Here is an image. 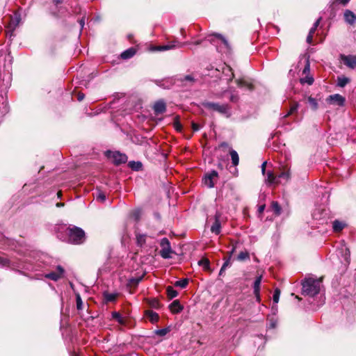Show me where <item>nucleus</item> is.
<instances>
[{"label": "nucleus", "instance_id": "nucleus-55", "mask_svg": "<svg viewBox=\"0 0 356 356\" xmlns=\"http://www.w3.org/2000/svg\"><path fill=\"white\" fill-rule=\"evenodd\" d=\"M276 326V321H271L270 323V327L275 328Z\"/></svg>", "mask_w": 356, "mask_h": 356}, {"label": "nucleus", "instance_id": "nucleus-46", "mask_svg": "<svg viewBox=\"0 0 356 356\" xmlns=\"http://www.w3.org/2000/svg\"><path fill=\"white\" fill-rule=\"evenodd\" d=\"M302 83H307L309 85H312L314 82V79L312 77H306L305 79H301Z\"/></svg>", "mask_w": 356, "mask_h": 356}, {"label": "nucleus", "instance_id": "nucleus-18", "mask_svg": "<svg viewBox=\"0 0 356 356\" xmlns=\"http://www.w3.org/2000/svg\"><path fill=\"white\" fill-rule=\"evenodd\" d=\"M112 318L116 321L121 325H127V318L122 316L119 312H112Z\"/></svg>", "mask_w": 356, "mask_h": 356}, {"label": "nucleus", "instance_id": "nucleus-7", "mask_svg": "<svg viewBox=\"0 0 356 356\" xmlns=\"http://www.w3.org/2000/svg\"><path fill=\"white\" fill-rule=\"evenodd\" d=\"M218 172L216 170H212L204 176L203 184L208 188H213L218 179Z\"/></svg>", "mask_w": 356, "mask_h": 356}, {"label": "nucleus", "instance_id": "nucleus-33", "mask_svg": "<svg viewBox=\"0 0 356 356\" xmlns=\"http://www.w3.org/2000/svg\"><path fill=\"white\" fill-rule=\"evenodd\" d=\"M198 264L200 266H202L204 270H209V261L207 259H202L198 261Z\"/></svg>", "mask_w": 356, "mask_h": 356}, {"label": "nucleus", "instance_id": "nucleus-9", "mask_svg": "<svg viewBox=\"0 0 356 356\" xmlns=\"http://www.w3.org/2000/svg\"><path fill=\"white\" fill-rule=\"evenodd\" d=\"M216 72H219L222 71V75L224 76V79L227 80L228 81H230L234 78V73L232 72V69L229 65H227L226 64H223L222 66L220 67V69H216Z\"/></svg>", "mask_w": 356, "mask_h": 356}, {"label": "nucleus", "instance_id": "nucleus-10", "mask_svg": "<svg viewBox=\"0 0 356 356\" xmlns=\"http://www.w3.org/2000/svg\"><path fill=\"white\" fill-rule=\"evenodd\" d=\"M291 179L290 170L287 166L283 167L282 172L277 175V184H285Z\"/></svg>", "mask_w": 356, "mask_h": 356}, {"label": "nucleus", "instance_id": "nucleus-30", "mask_svg": "<svg viewBox=\"0 0 356 356\" xmlns=\"http://www.w3.org/2000/svg\"><path fill=\"white\" fill-rule=\"evenodd\" d=\"M166 291H167V295H168V297L170 298V299H172L175 297L177 296L178 295V293L176 290H175L173 289L172 286H168L166 289Z\"/></svg>", "mask_w": 356, "mask_h": 356}, {"label": "nucleus", "instance_id": "nucleus-15", "mask_svg": "<svg viewBox=\"0 0 356 356\" xmlns=\"http://www.w3.org/2000/svg\"><path fill=\"white\" fill-rule=\"evenodd\" d=\"M153 108L155 114L163 113L166 110L165 103L163 100H159L155 102Z\"/></svg>", "mask_w": 356, "mask_h": 356}, {"label": "nucleus", "instance_id": "nucleus-28", "mask_svg": "<svg viewBox=\"0 0 356 356\" xmlns=\"http://www.w3.org/2000/svg\"><path fill=\"white\" fill-rule=\"evenodd\" d=\"M230 156H231V159H232L233 165L234 166H236L239 162V157H238V153L235 150L232 149L230 151Z\"/></svg>", "mask_w": 356, "mask_h": 356}, {"label": "nucleus", "instance_id": "nucleus-51", "mask_svg": "<svg viewBox=\"0 0 356 356\" xmlns=\"http://www.w3.org/2000/svg\"><path fill=\"white\" fill-rule=\"evenodd\" d=\"M84 97L85 95L83 93L79 92L77 95V99L79 102H81L84 99Z\"/></svg>", "mask_w": 356, "mask_h": 356}, {"label": "nucleus", "instance_id": "nucleus-35", "mask_svg": "<svg viewBox=\"0 0 356 356\" xmlns=\"http://www.w3.org/2000/svg\"><path fill=\"white\" fill-rule=\"evenodd\" d=\"M272 209L276 215H280L281 213V207L278 202H273L271 204Z\"/></svg>", "mask_w": 356, "mask_h": 356}, {"label": "nucleus", "instance_id": "nucleus-63", "mask_svg": "<svg viewBox=\"0 0 356 356\" xmlns=\"http://www.w3.org/2000/svg\"><path fill=\"white\" fill-rule=\"evenodd\" d=\"M3 109H4L3 113H6V112H7L6 105H5V106H3Z\"/></svg>", "mask_w": 356, "mask_h": 356}, {"label": "nucleus", "instance_id": "nucleus-13", "mask_svg": "<svg viewBox=\"0 0 356 356\" xmlns=\"http://www.w3.org/2000/svg\"><path fill=\"white\" fill-rule=\"evenodd\" d=\"M19 22V17L15 16L14 19H11V22L9 23L7 26L6 35L10 38L13 35V32L15 28L17 26Z\"/></svg>", "mask_w": 356, "mask_h": 356}, {"label": "nucleus", "instance_id": "nucleus-34", "mask_svg": "<svg viewBox=\"0 0 356 356\" xmlns=\"http://www.w3.org/2000/svg\"><path fill=\"white\" fill-rule=\"evenodd\" d=\"M148 304L151 307L154 308V309H159L160 307V302L156 298L149 300Z\"/></svg>", "mask_w": 356, "mask_h": 356}, {"label": "nucleus", "instance_id": "nucleus-19", "mask_svg": "<svg viewBox=\"0 0 356 356\" xmlns=\"http://www.w3.org/2000/svg\"><path fill=\"white\" fill-rule=\"evenodd\" d=\"M170 311L174 314L179 313L182 309L183 307L181 305L179 300H174L169 306Z\"/></svg>", "mask_w": 356, "mask_h": 356}, {"label": "nucleus", "instance_id": "nucleus-44", "mask_svg": "<svg viewBox=\"0 0 356 356\" xmlns=\"http://www.w3.org/2000/svg\"><path fill=\"white\" fill-rule=\"evenodd\" d=\"M174 127L177 131H181V124H180V122H179V121L178 120L177 118H176L175 122H174Z\"/></svg>", "mask_w": 356, "mask_h": 356}, {"label": "nucleus", "instance_id": "nucleus-1", "mask_svg": "<svg viewBox=\"0 0 356 356\" xmlns=\"http://www.w3.org/2000/svg\"><path fill=\"white\" fill-rule=\"evenodd\" d=\"M322 279L305 278L302 282V294L313 297L320 292Z\"/></svg>", "mask_w": 356, "mask_h": 356}, {"label": "nucleus", "instance_id": "nucleus-20", "mask_svg": "<svg viewBox=\"0 0 356 356\" xmlns=\"http://www.w3.org/2000/svg\"><path fill=\"white\" fill-rule=\"evenodd\" d=\"M178 44H179L178 45L173 44L163 45V46H157V47H154V48H152V50L166 51V50L171 49L175 47H181L184 45V44H180V43H178Z\"/></svg>", "mask_w": 356, "mask_h": 356}, {"label": "nucleus", "instance_id": "nucleus-8", "mask_svg": "<svg viewBox=\"0 0 356 356\" xmlns=\"http://www.w3.org/2000/svg\"><path fill=\"white\" fill-rule=\"evenodd\" d=\"M65 270L60 266H58L55 271L45 274L44 277L53 281H57L63 277Z\"/></svg>", "mask_w": 356, "mask_h": 356}, {"label": "nucleus", "instance_id": "nucleus-45", "mask_svg": "<svg viewBox=\"0 0 356 356\" xmlns=\"http://www.w3.org/2000/svg\"><path fill=\"white\" fill-rule=\"evenodd\" d=\"M8 264L9 261L7 259L0 257V266H6Z\"/></svg>", "mask_w": 356, "mask_h": 356}, {"label": "nucleus", "instance_id": "nucleus-6", "mask_svg": "<svg viewBox=\"0 0 356 356\" xmlns=\"http://www.w3.org/2000/svg\"><path fill=\"white\" fill-rule=\"evenodd\" d=\"M107 156L113 160V162L116 164L125 163L127 161V156L124 154L119 152L108 151L106 152Z\"/></svg>", "mask_w": 356, "mask_h": 356}, {"label": "nucleus", "instance_id": "nucleus-5", "mask_svg": "<svg viewBox=\"0 0 356 356\" xmlns=\"http://www.w3.org/2000/svg\"><path fill=\"white\" fill-rule=\"evenodd\" d=\"M160 245L161 250H160V254L163 259L171 258V254L172 250L170 246V243L167 238H163L161 240Z\"/></svg>", "mask_w": 356, "mask_h": 356}, {"label": "nucleus", "instance_id": "nucleus-57", "mask_svg": "<svg viewBox=\"0 0 356 356\" xmlns=\"http://www.w3.org/2000/svg\"><path fill=\"white\" fill-rule=\"evenodd\" d=\"M235 250H236V246H233L232 250H231V251H230V252H229V256L230 257L234 252Z\"/></svg>", "mask_w": 356, "mask_h": 356}, {"label": "nucleus", "instance_id": "nucleus-42", "mask_svg": "<svg viewBox=\"0 0 356 356\" xmlns=\"http://www.w3.org/2000/svg\"><path fill=\"white\" fill-rule=\"evenodd\" d=\"M280 295V289H276L274 291L273 296V302L275 303H277L279 302Z\"/></svg>", "mask_w": 356, "mask_h": 356}, {"label": "nucleus", "instance_id": "nucleus-56", "mask_svg": "<svg viewBox=\"0 0 356 356\" xmlns=\"http://www.w3.org/2000/svg\"><path fill=\"white\" fill-rule=\"evenodd\" d=\"M79 24H80V26L81 27V29L84 26V19H81L80 21H79Z\"/></svg>", "mask_w": 356, "mask_h": 356}, {"label": "nucleus", "instance_id": "nucleus-54", "mask_svg": "<svg viewBox=\"0 0 356 356\" xmlns=\"http://www.w3.org/2000/svg\"><path fill=\"white\" fill-rule=\"evenodd\" d=\"M264 209H265V205L264 204L259 206V207L258 209L259 213H262L264 211Z\"/></svg>", "mask_w": 356, "mask_h": 356}, {"label": "nucleus", "instance_id": "nucleus-39", "mask_svg": "<svg viewBox=\"0 0 356 356\" xmlns=\"http://www.w3.org/2000/svg\"><path fill=\"white\" fill-rule=\"evenodd\" d=\"M299 107V104L298 103L296 102L294 103L291 106V108L289 111V113L287 114H286L284 115V117H287L289 116V115H291L293 113H294L295 112H296L298 111V108Z\"/></svg>", "mask_w": 356, "mask_h": 356}, {"label": "nucleus", "instance_id": "nucleus-14", "mask_svg": "<svg viewBox=\"0 0 356 356\" xmlns=\"http://www.w3.org/2000/svg\"><path fill=\"white\" fill-rule=\"evenodd\" d=\"M220 216V213H216V214L215 215V221L211 227V232L216 234H219L221 229Z\"/></svg>", "mask_w": 356, "mask_h": 356}, {"label": "nucleus", "instance_id": "nucleus-64", "mask_svg": "<svg viewBox=\"0 0 356 356\" xmlns=\"http://www.w3.org/2000/svg\"><path fill=\"white\" fill-rule=\"evenodd\" d=\"M54 1L56 3H59L61 2V0H54Z\"/></svg>", "mask_w": 356, "mask_h": 356}, {"label": "nucleus", "instance_id": "nucleus-31", "mask_svg": "<svg viewBox=\"0 0 356 356\" xmlns=\"http://www.w3.org/2000/svg\"><path fill=\"white\" fill-rule=\"evenodd\" d=\"M308 103L309 104L312 110L316 111L318 108V104L317 100L312 97H308L307 98Z\"/></svg>", "mask_w": 356, "mask_h": 356}, {"label": "nucleus", "instance_id": "nucleus-32", "mask_svg": "<svg viewBox=\"0 0 356 356\" xmlns=\"http://www.w3.org/2000/svg\"><path fill=\"white\" fill-rule=\"evenodd\" d=\"M249 259H250V255L247 251L241 252L237 257V259L238 261H241Z\"/></svg>", "mask_w": 356, "mask_h": 356}, {"label": "nucleus", "instance_id": "nucleus-17", "mask_svg": "<svg viewBox=\"0 0 356 356\" xmlns=\"http://www.w3.org/2000/svg\"><path fill=\"white\" fill-rule=\"evenodd\" d=\"M344 19L347 23L353 24L356 22V15L350 10H346L344 12Z\"/></svg>", "mask_w": 356, "mask_h": 356}, {"label": "nucleus", "instance_id": "nucleus-38", "mask_svg": "<svg viewBox=\"0 0 356 356\" xmlns=\"http://www.w3.org/2000/svg\"><path fill=\"white\" fill-rule=\"evenodd\" d=\"M169 332H170V329L168 327H165V328H163V329L156 330L155 331V334L158 336L163 337V336H165V334H167Z\"/></svg>", "mask_w": 356, "mask_h": 356}, {"label": "nucleus", "instance_id": "nucleus-43", "mask_svg": "<svg viewBox=\"0 0 356 356\" xmlns=\"http://www.w3.org/2000/svg\"><path fill=\"white\" fill-rule=\"evenodd\" d=\"M349 1L350 0H334L331 3L330 7H334V6L336 3H341L343 6H345L349 2Z\"/></svg>", "mask_w": 356, "mask_h": 356}, {"label": "nucleus", "instance_id": "nucleus-62", "mask_svg": "<svg viewBox=\"0 0 356 356\" xmlns=\"http://www.w3.org/2000/svg\"><path fill=\"white\" fill-rule=\"evenodd\" d=\"M225 270H222V268H221L220 270L219 275H222Z\"/></svg>", "mask_w": 356, "mask_h": 356}, {"label": "nucleus", "instance_id": "nucleus-52", "mask_svg": "<svg viewBox=\"0 0 356 356\" xmlns=\"http://www.w3.org/2000/svg\"><path fill=\"white\" fill-rule=\"evenodd\" d=\"M312 39H313V35H311V34H308L307 37V42L309 44L312 43Z\"/></svg>", "mask_w": 356, "mask_h": 356}, {"label": "nucleus", "instance_id": "nucleus-41", "mask_svg": "<svg viewBox=\"0 0 356 356\" xmlns=\"http://www.w3.org/2000/svg\"><path fill=\"white\" fill-rule=\"evenodd\" d=\"M76 308L78 310L83 309V302L79 294L76 296Z\"/></svg>", "mask_w": 356, "mask_h": 356}, {"label": "nucleus", "instance_id": "nucleus-27", "mask_svg": "<svg viewBox=\"0 0 356 356\" xmlns=\"http://www.w3.org/2000/svg\"><path fill=\"white\" fill-rule=\"evenodd\" d=\"M181 81L183 82L184 86H192L195 82V79L191 75H186L184 77Z\"/></svg>", "mask_w": 356, "mask_h": 356}, {"label": "nucleus", "instance_id": "nucleus-61", "mask_svg": "<svg viewBox=\"0 0 356 356\" xmlns=\"http://www.w3.org/2000/svg\"><path fill=\"white\" fill-rule=\"evenodd\" d=\"M200 43H201L200 40H197V41L193 42V44H195V45L200 44Z\"/></svg>", "mask_w": 356, "mask_h": 356}, {"label": "nucleus", "instance_id": "nucleus-24", "mask_svg": "<svg viewBox=\"0 0 356 356\" xmlns=\"http://www.w3.org/2000/svg\"><path fill=\"white\" fill-rule=\"evenodd\" d=\"M135 54H136L135 49L131 47V48H129V49L124 51L121 54V58L123 59H128V58L133 57L135 55Z\"/></svg>", "mask_w": 356, "mask_h": 356}, {"label": "nucleus", "instance_id": "nucleus-47", "mask_svg": "<svg viewBox=\"0 0 356 356\" xmlns=\"http://www.w3.org/2000/svg\"><path fill=\"white\" fill-rule=\"evenodd\" d=\"M230 264V256H229L228 259L224 262L223 265L222 266V270H225L226 268Z\"/></svg>", "mask_w": 356, "mask_h": 356}, {"label": "nucleus", "instance_id": "nucleus-58", "mask_svg": "<svg viewBox=\"0 0 356 356\" xmlns=\"http://www.w3.org/2000/svg\"><path fill=\"white\" fill-rule=\"evenodd\" d=\"M141 278L140 279H137V280H131V282H135L136 284H137L140 281Z\"/></svg>", "mask_w": 356, "mask_h": 356}, {"label": "nucleus", "instance_id": "nucleus-49", "mask_svg": "<svg viewBox=\"0 0 356 356\" xmlns=\"http://www.w3.org/2000/svg\"><path fill=\"white\" fill-rule=\"evenodd\" d=\"M192 128H193V131H197L200 130L201 127L198 124L193 122L192 123Z\"/></svg>", "mask_w": 356, "mask_h": 356}, {"label": "nucleus", "instance_id": "nucleus-11", "mask_svg": "<svg viewBox=\"0 0 356 356\" xmlns=\"http://www.w3.org/2000/svg\"><path fill=\"white\" fill-rule=\"evenodd\" d=\"M345 101V98L339 94L330 95L327 98V102L338 105L339 106H343L344 105Z\"/></svg>", "mask_w": 356, "mask_h": 356}, {"label": "nucleus", "instance_id": "nucleus-29", "mask_svg": "<svg viewBox=\"0 0 356 356\" xmlns=\"http://www.w3.org/2000/svg\"><path fill=\"white\" fill-rule=\"evenodd\" d=\"M266 181L269 184H277V176H275L272 172H267Z\"/></svg>", "mask_w": 356, "mask_h": 356}, {"label": "nucleus", "instance_id": "nucleus-2", "mask_svg": "<svg viewBox=\"0 0 356 356\" xmlns=\"http://www.w3.org/2000/svg\"><path fill=\"white\" fill-rule=\"evenodd\" d=\"M206 40L216 45L219 52L225 53L230 49L228 41L220 34L213 33L209 35L206 38Z\"/></svg>", "mask_w": 356, "mask_h": 356}, {"label": "nucleus", "instance_id": "nucleus-59", "mask_svg": "<svg viewBox=\"0 0 356 356\" xmlns=\"http://www.w3.org/2000/svg\"><path fill=\"white\" fill-rule=\"evenodd\" d=\"M63 206H64L63 203H57L56 204V207H63Z\"/></svg>", "mask_w": 356, "mask_h": 356}, {"label": "nucleus", "instance_id": "nucleus-40", "mask_svg": "<svg viewBox=\"0 0 356 356\" xmlns=\"http://www.w3.org/2000/svg\"><path fill=\"white\" fill-rule=\"evenodd\" d=\"M321 17H320L316 22L314 24L313 26L311 28V29L309 30V33L311 34V35H314V33H315L317 27L318 26L321 21Z\"/></svg>", "mask_w": 356, "mask_h": 356}, {"label": "nucleus", "instance_id": "nucleus-22", "mask_svg": "<svg viewBox=\"0 0 356 356\" xmlns=\"http://www.w3.org/2000/svg\"><path fill=\"white\" fill-rule=\"evenodd\" d=\"M236 82L239 88H245L249 90H252L253 88L252 83L244 79H237L236 80Z\"/></svg>", "mask_w": 356, "mask_h": 356}, {"label": "nucleus", "instance_id": "nucleus-36", "mask_svg": "<svg viewBox=\"0 0 356 356\" xmlns=\"http://www.w3.org/2000/svg\"><path fill=\"white\" fill-rule=\"evenodd\" d=\"M188 281L187 279H183V280L177 281L175 283V286L184 289L188 285Z\"/></svg>", "mask_w": 356, "mask_h": 356}, {"label": "nucleus", "instance_id": "nucleus-16", "mask_svg": "<svg viewBox=\"0 0 356 356\" xmlns=\"http://www.w3.org/2000/svg\"><path fill=\"white\" fill-rule=\"evenodd\" d=\"M262 280V276H258L254 282V294L257 297L258 301L260 300L259 291H260V285Z\"/></svg>", "mask_w": 356, "mask_h": 356}, {"label": "nucleus", "instance_id": "nucleus-4", "mask_svg": "<svg viewBox=\"0 0 356 356\" xmlns=\"http://www.w3.org/2000/svg\"><path fill=\"white\" fill-rule=\"evenodd\" d=\"M202 105L209 109L217 111L219 113L229 116L230 115V108L227 104H220L218 103L204 102Z\"/></svg>", "mask_w": 356, "mask_h": 356}, {"label": "nucleus", "instance_id": "nucleus-53", "mask_svg": "<svg viewBox=\"0 0 356 356\" xmlns=\"http://www.w3.org/2000/svg\"><path fill=\"white\" fill-rule=\"evenodd\" d=\"M266 163H267V162H266V161H264V162L262 163V165H261V171H262L263 175H264L265 171H266Z\"/></svg>", "mask_w": 356, "mask_h": 356}, {"label": "nucleus", "instance_id": "nucleus-60", "mask_svg": "<svg viewBox=\"0 0 356 356\" xmlns=\"http://www.w3.org/2000/svg\"><path fill=\"white\" fill-rule=\"evenodd\" d=\"M309 64H307V65L305 66V69H304V72H306V71H307V70H309Z\"/></svg>", "mask_w": 356, "mask_h": 356}, {"label": "nucleus", "instance_id": "nucleus-37", "mask_svg": "<svg viewBox=\"0 0 356 356\" xmlns=\"http://www.w3.org/2000/svg\"><path fill=\"white\" fill-rule=\"evenodd\" d=\"M349 82V79L346 77H339L337 86L339 87H344Z\"/></svg>", "mask_w": 356, "mask_h": 356}, {"label": "nucleus", "instance_id": "nucleus-3", "mask_svg": "<svg viewBox=\"0 0 356 356\" xmlns=\"http://www.w3.org/2000/svg\"><path fill=\"white\" fill-rule=\"evenodd\" d=\"M69 241L74 244H81L85 241L84 231L78 227L74 226L68 228Z\"/></svg>", "mask_w": 356, "mask_h": 356}, {"label": "nucleus", "instance_id": "nucleus-12", "mask_svg": "<svg viewBox=\"0 0 356 356\" xmlns=\"http://www.w3.org/2000/svg\"><path fill=\"white\" fill-rule=\"evenodd\" d=\"M341 58L344 65L351 69H356V56L341 55Z\"/></svg>", "mask_w": 356, "mask_h": 356}, {"label": "nucleus", "instance_id": "nucleus-23", "mask_svg": "<svg viewBox=\"0 0 356 356\" xmlns=\"http://www.w3.org/2000/svg\"><path fill=\"white\" fill-rule=\"evenodd\" d=\"M145 315L152 323L157 322L159 318V314L152 310H147Z\"/></svg>", "mask_w": 356, "mask_h": 356}, {"label": "nucleus", "instance_id": "nucleus-21", "mask_svg": "<svg viewBox=\"0 0 356 356\" xmlns=\"http://www.w3.org/2000/svg\"><path fill=\"white\" fill-rule=\"evenodd\" d=\"M345 226H346L345 222H343L342 221L337 220H335L332 222V229H333V231L335 232H341L345 227Z\"/></svg>", "mask_w": 356, "mask_h": 356}, {"label": "nucleus", "instance_id": "nucleus-48", "mask_svg": "<svg viewBox=\"0 0 356 356\" xmlns=\"http://www.w3.org/2000/svg\"><path fill=\"white\" fill-rule=\"evenodd\" d=\"M97 200H100L101 201H104L106 200V195L103 193H99L97 197Z\"/></svg>", "mask_w": 356, "mask_h": 356}, {"label": "nucleus", "instance_id": "nucleus-26", "mask_svg": "<svg viewBox=\"0 0 356 356\" xmlns=\"http://www.w3.org/2000/svg\"><path fill=\"white\" fill-rule=\"evenodd\" d=\"M104 298L106 302H113L115 300L118 294L117 293H111L108 292H104L103 293Z\"/></svg>", "mask_w": 356, "mask_h": 356}, {"label": "nucleus", "instance_id": "nucleus-25", "mask_svg": "<svg viewBox=\"0 0 356 356\" xmlns=\"http://www.w3.org/2000/svg\"><path fill=\"white\" fill-rule=\"evenodd\" d=\"M146 235L137 233L136 234L137 245L142 247L146 242Z\"/></svg>", "mask_w": 356, "mask_h": 356}, {"label": "nucleus", "instance_id": "nucleus-50", "mask_svg": "<svg viewBox=\"0 0 356 356\" xmlns=\"http://www.w3.org/2000/svg\"><path fill=\"white\" fill-rule=\"evenodd\" d=\"M238 99V97L237 95H232L230 97V100L233 102H237Z\"/></svg>", "mask_w": 356, "mask_h": 356}]
</instances>
